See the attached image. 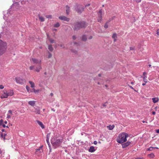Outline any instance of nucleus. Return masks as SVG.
<instances>
[{
    "instance_id": "1",
    "label": "nucleus",
    "mask_w": 159,
    "mask_h": 159,
    "mask_svg": "<svg viewBox=\"0 0 159 159\" xmlns=\"http://www.w3.org/2000/svg\"><path fill=\"white\" fill-rule=\"evenodd\" d=\"M128 134L125 132L120 133L118 135L117 139V142L120 143H122L127 141V138L128 137Z\"/></svg>"
},
{
    "instance_id": "2",
    "label": "nucleus",
    "mask_w": 159,
    "mask_h": 159,
    "mask_svg": "<svg viewBox=\"0 0 159 159\" xmlns=\"http://www.w3.org/2000/svg\"><path fill=\"white\" fill-rule=\"evenodd\" d=\"M62 142V139H56L54 137L51 140V143L53 147L55 148L60 146Z\"/></svg>"
},
{
    "instance_id": "3",
    "label": "nucleus",
    "mask_w": 159,
    "mask_h": 159,
    "mask_svg": "<svg viewBox=\"0 0 159 159\" xmlns=\"http://www.w3.org/2000/svg\"><path fill=\"white\" fill-rule=\"evenodd\" d=\"M6 43L0 40V56L2 55L6 49Z\"/></svg>"
},
{
    "instance_id": "4",
    "label": "nucleus",
    "mask_w": 159,
    "mask_h": 159,
    "mask_svg": "<svg viewBox=\"0 0 159 159\" xmlns=\"http://www.w3.org/2000/svg\"><path fill=\"white\" fill-rule=\"evenodd\" d=\"M85 23L84 22L77 23L75 25L74 29L75 30H79L81 28L85 27Z\"/></svg>"
},
{
    "instance_id": "5",
    "label": "nucleus",
    "mask_w": 159,
    "mask_h": 159,
    "mask_svg": "<svg viewBox=\"0 0 159 159\" xmlns=\"http://www.w3.org/2000/svg\"><path fill=\"white\" fill-rule=\"evenodd\" d=\"M75 10L78 13H81L84 10V7L81 5H77L76 7L75 8Z\"/></svg>"
},
{
    "instance_id": "6",
    "label": "nucleus",
    "mask_w": 159,
    "mask_h": 159,
    "mask_svg": "<svg viewBox=\"0 0 159 159\" xmlns=\"http://www.w3.org/2000/svg\"><path fill=\"white\" fill-rule=\"evenodd\" d=\"M15 80L16 82L19 84H23L25 82V80L23 79H21L20 77H16Z\"/></svg>"
},
{
    "instance_id": "7",
    "label": "nucleus",
    "mask_w": 159,
    "mask_h": 159,
    "mask_svg": "<svg viewBox=\"0 0 159 159\" xmlns=\"http://www.w3.org/2000/svg\"><path fill=\"white\" fill-rule=\"evenodd\" d=\"M30 61L34 63L38 64H40L41 62V60L40 59L33 58L30 59Z\"/></svg>"
},
{
    "instance_id": "8",
    "label": "nucleus",
    "mask_w": 159,
    "mask_h": 159,
    "mask_svg": "<svg viewBox=\"0 0 159 159\" xmlns=\"http://www.w3.org/2000/svg\"><path fill=\"white\" fill-rule=\"evenodd\" d=\"M19 3L17 2H16L12 5L11 8L14 10H15L19 8Z\"/></svg>"
},
{
    "instance_id": "9",
    "label": "nucleus",
    "mask_w": 159,
    "mask_h": 159,
    "mask_svg": "<svg viewBox=\"0 0 159 159\" xmlns=\"http://www.w3.org/2000/svg\"><path fill=\"white\" fill-rule=\"evenodd\" d=\"M59 18L61 20L66 21L67 22L69 21L70 20V19L69 18L64 16H60L59 17Z\"/></svg>"
},
{
    "instance_id": "10",
    "label": "nucleus",
    "mask_w": 159,
    "mask_h": 159,
    "mask_svg": "<svg viewBox=\"0 0 159 159\" xmlns=\"http://www.w3.org/2000/svg\"><path fill=\"white\" fill-rule=\"evenodd\" d=\"M8 95L7 94V90H4L3 92V94L1 96V98H7L8 97Z\"/></svg>"
},
{
    "instance_id": "11",
    "label": "nucleus",
    "mask_w": 159,
    "mask_h": 159,
    "mask_svg": "<svg viewBox=\"0 0 159 159\" xmlns=\"http://www.w3.org/2000/svg\"><path fill=\"white\" fill-rule=\"evenodd\" d=\"M102 10H100L98 12V16L99 17V18L98 19V22H100L101 20L102 15Z\"/></svg>"
},
{
    "instance_id": "12",
    "label": "nucleus",
    "mask_w": 159,
    "mask_h": 159,
    "mask_svg": "<svg viewBox=\"0 0 159 159\" xmlns=\"http://www.w3.org/2000/svg\"><path fill=\"white\" fill-rule=\"evenodd\" d=\"M131 143L129 141H128L126 143H125L122 144L123 148H125L127 147Z\"/></svg>"
},
{
    "instance_id": "13",
    "label": "nucleus",
    "mask_w": 159,
    "mask_h": 159,
    "mask_svg": "<svg viewBox=\"0 0 159 159\" xmlns=\"http://www.w3.org/2000/svg\"><path fill=\"white\" fill-rule=\"evenodd\" d=\"M14 92L13 90H10L8 92H7L8 96H11L13 95Z\"/></svg>"
},
{
    "instance_id": "14",
    "label": "nucleus",
    "mask_w": 159,
    "mask_h": 159,
    "mask_svg": "<svg viewBox=\"0 0 159 159\" xmlns=\"http://www.w3.org/2000/svg\"><path fill=\"white\" fill-rule=\"evenodd\" d=\"M66 13L67 15H68L70 12V7L68 5H66Z\"/></svg>"
},
{
    "instance_id": "15",
    "label": "nucleus",
    "mask_w": 159,
    "mask_h": 159,
    "mask_svg": "<svg viewBox=\"0 0 159 159\" xmlns=\"http://www.w3.org/2000/svg\"><path fill=\"white\" fill-rule=\"evenodd\" d=\"M95 149L94 148V147L93 146H91L89 150V151L91 152H94Z\"/></svg>"
},
{
    "instance_id": "16",
    "label": "nucleus",
    "mask_w": 159,
    "mask_h": 159,
    "mask_svg": "<svg viewBox=\"0 0 159 159\" xmlns=\"http://www.w3.org/2000/svg\"><path fill=\"white\" fill-rule=\"evenodd\" d=\"M42 69V67L40 65L38 66L36 68L35 71L37 72H39Z\"/></svg>"
},
{
    "instance_id": "17",
    "label": "nucleus",
    "mask_w": 159,
    "mask_h": 159,
    "mask_svg": "<svg viewBox=\"0 0 159 159\" xmlns=\"http://www.w3.org/2000/svg\"><path fill=\"white\" fill-rule=\"evenodd\" d=\"M37 122L42 129H43L44 128V126L42 122L39 120H37Z\"/></svg>"
},
{
    "instance_id": "18",
    "label": "nucleus",
    "mask_w": 159,
    "mask_h": 159,
    "mask_svg": "<svg viewBox=\"0 0 159 159\" xmlns=\"http://www.w3.org/2000/svg\"><path fill=\"white\" fill-rule=\"evenodd\" d=\"M35 103V101H30L28 102V104L30 105L31 106H34Z\"/></svg>"
},
{
    "instance_id": "19",
    "label": "nucleus",
    "mask_w": 159,
    "mask_h": 159,
    "mask_svg": "<svg viewBox=\"0 0 159 159\" xmlns=\"http://www.w3.org/2000/svg\"><path fill=\"white\" fill-rule=\"evenodd\" d=\"M39 19L41 22H43L44 21V18L42 16H40L39 15H38Z\"/></svg>"
},
{
    "instance_id": "20",
    "label": "nucleus",
    "mask_w": 159,
    "mask_h": 159,
    "mask_svg": "<svg viewBox=\"0 0 159 159\" xmlns=\"http://www.w3.org/2000/svg\"><path fill=\"white\" fill-rule=\"evenodd\" d=\"M152 100L154 103H156L158 101L159 99L157 98H152Z\"/></svg>"
},
{
    "instance_id": "21",
    "label": "nucleus",
    "mask_w": 159,
    "mask_h": 159,
    "mask_svg": "<svg viewBox=\"0 0 159 159\" xmlns=\"http://www.w3.org/2000/svg\"><path fill=\"white\" fill-rule=\"evenodd\" d=\"M34 112L36 113V114H40V110L39 108L35 109Z\"/></svg>"
},
{
    "instance_id": "22",
    "label": "nucleus",
    "mask_w": 159,
    "mask_h": 159,
    "mask_svg": "<svg viewBox=\"0 0 159 159\" xmlns=\"http://www.w3.org/2000/svg\"><path fill=\"white\" fill-rule=\"evenodd\" d=\"M48 49L51 52H52L53 50V48L52 47V45H49L48 47Z\"/></svg>"
},
{
    "instance_id": "23",
    "label": "nucleus",
    "mask_w": 159,
    "mask_h": 159,
    "mask_svg": "<svg viewBox=\"0 0 159 159\" xmlns=\"http://www.w3.org/2000/svg\"><path fill=\"white\" fill-rule=\"evenodd\" d=\"M87 37L85 35H83L82 37V40L83 41H86L87 40Z\"/></svg>"
},
{
    "instance_id": "24",
    "label": "nucleus",
    "mask_w": 159,
    "mask_h": 159,
    "mask_svg": "<svg viewBox=\"0 0 159 159\" xmlns=\"http://www.w3.org/2000/svg\"><path fill=\"white\" fill-rule=\"evenodd\" d=\"M29 83L31 85V88H34V83L32 81H29Z\"/></svg>"
},
{
    "instance_id": "25",
    "label": "nucleus",
    "mask_w": 159,
    "mask_h": 159,
    "mask_svg": "<svg viewBox=\"0 0 159 159\" xmlns=\"http://www.w3.org/2000/svg\"><path fill=\"white\" fill-rule=\"evenodd\" d=\"M7 135L6 134H1V137L4 140L5 139V137Z\"/></svg>"
},
{
    "instance_id": "26",
    "label": "nucleus",
    "mask_w": 159,
    "mask_h": 159,
    "mask_svg": "<svg viewBox=\"0 0 159 159\" xmlns=\"http://www.w3.org/2000/svg\"><path fill=\"white\" fill-rule=\"evenodd\" d=\"M147 77L146 76H145L143 77V81L145 83H147L148 81L147 80Z\"/></svg>"
},
{
    "instance_id": "27",
    "label": "nucleus",
    "mask_w": 159,
    "mask_h": 159,
    "mask_svg": "<svg viewBox=\"0 0 159 159\" xmlns=\"http://www.w3.org/2000/svg\"><path fill=\"white\" fill-rule=\"evenodd\" d=\"M60 26V24L59 23L57 22L56 24H55L54 25V27H55L57 28L59 27Z\"/></svg>"
},
{
    "instance_id": "28",
    "label": "nucleus",
    "mask_w": 159,
    "mask_h": 159,
    "mask_svg": "<svg viewBox=\"0 0 159 159\" xmlns=\"http://www.w3.org/2000/svg\"><path fill=\"white\" fill-rule=\"evenodd\" d=\"M112 38L113 39H115L117 38V35L116 33H114L112 36Z\"/></svg>"
},
{
    "instance_id": "29",
    "label": "nucleus",
    "mask_w": 159,
    "mask_h": 159,
    "mask_svg": "<svg viewBox=\"0 0 159 159\" xmlns=\"http://www.w3.org/2000/svg\"><path fill=\"white\" fill-rule=\"evenodd\" d=\"M49 41L51 43H53L55 42L54 40L53 39L51 38L49 39Z\"/></svg>"
},
{
    "instance_id": "30",
    "label": "nucleus",
    "mask_w": 159,
    "mask_h": 159,
    "mask_svg": "<svg viewBox=\"0 0 159 159\" xmlns=\"http://www.w3.org/2000/svg\"><path fill=\"white\" fill-rule=\"evenodd\" d=\"M148 156L151 158H153L154 157V155L153 154L151 153V154H148Z\"/></svg>"
},
{
    "instance_id": "31",
    "label": "nucleus",
    "mask_w": 159,
    "mask_h": 159,
    "mask_svg": "<svg viewBox=\"0 0 159 159\" xmlns=\"http://www.w3.org/2000/svg\"><path fill=\"white\" fill-rule=\"evenodd\" d=\"M32 90H33V91H31V92H34L35 93L38 92L39 91V90H36L34 89H32Z\"/></svg>"
},
{
    "instance_id": "32",
    "label": "nucleus",
    "mask_w": 159,
    "mask_h": 159,
    "mask_svg": "<svg viewBox=\"0 0 159 159\" xmlns=\"http://www.w3.org/2000/svg\"><path fill=\"white\" fill-rule=\"evenodd\" d=\"M114 127V126H113V125H112V126H111V125L109 126L108 127L109 128V129L110 130H112L113 129Z\"/></svg>"
},
{
    "instance_id": "33",
    "label": "nucleus",
    "mask_w": 159,
    "mask_h": 159,
    "mask_svg": "<svg viewBox=\"0 0 159 159\" xmlns=\"http://www.w3.org/2000/svg\"><path fill=\"white\" fill-rule=\"evenodd\" d=\"M46 141H47V143H48V145L49 146V148L50 147V142H49V139H47Z\"/></svg>"
},
{
    "instance_id": "34",
    "label": "nucleus",
    "mask_w": 159,
    "mask_h": 159,
    "mask_svg": "<svg viewBox=\"0 0 159 159\" xmlns=\"http://www.w3.org/2000/svg\"><path fill=\"white\" fill-rule=\"evenodd\" d=\"M50 133L47 134V139H49L50 137Z\"/></svg>"
},
{
    "instance_id": "35",
    "label": "nucleus",
    "mask_w": 159,
    "mask_h": 159,
    "mask_svg": "<svg viewBox=\"0 0 159 159\" xmlns=\"http://www.w3.org/2000/svg\"><path fill=\"white\" fill-rule=\"evenodd\" d=\"M58 45L60 46V47L62 48H65V46L63 44H60L59 45Z\"/></svg>"
},
{
    "instance_id": "36",
    "label": "nucleus",
    "mask_w": 159,
    "mask_h": 159,
    "mask_svg": "<svg viewBox=\"0 0 159 159\" xmlns=\"http://www.w3.org/2000/svg\"><path fill=\"white\" fill-rule=\"evenodd\" d=\"M48 58H50L52 56V54L50 53L49 52H48Z\"/></svg>"
},
{
    "instance_id": "37",
    "label": "nucleus",
    "mask_w": 159,
    "mask_h": 159,
    "mask_svg": "<svg viewBox=\"0 0 159 159\" xmlns=\"http://www.w3.org/2000/svg\"><path fill=\"white\" fill-rule=\"evenodd\" d=\"M153 149H154L153 148V147H150L148 149L149 151H152L153 150Z\"/></svg>"
},
{
    "instance_id": "38",
    "label": "nucleus",
    "mask_w": 159,
    "mask_h": 159,
    "mask_svg": "<svg viewBox=\"0 0 159 159\" xmlns=\"http://www.w3.org/2000/svg\"><path fill=\"white\" fill-rule=\"evenodd\" d=\"M105 28L107 29L108 27V25L107 23H106L104 26Z\"/></svg>"
},
{
    "instance_id": "39",
    "label": "nucleus",
    "mask_w": 159,
    "mask_h": 159,
    "mask_svg": "<svg viewBox=\"0 0 159 159\" xmlns=\"http://www.w3.org/2000/svg\"><path fill=\"white\" fill-rule=\"evenodd\" d=\"M46 17L47 18H52V16L51 15H47L46 16Z\"/></svg>"
},
{
    "instance_id": "40",
    "label": "nucleus",
    "mask_w": 159,
    "mask_h": 159,
    "mask_svg": "<svg viewBox=\"0 0 159 159\" xmlns=\"http://www.w3.org/2000/svg\"><path fill=\"white\" fill-rule=\"evenodd\" d=\"M130 50H133L134 49V47H132L130 48Z\"/></svg>"
},
{
    "instance_id": "41",
    "label": "nucleus",
    "mask_w": 159,
    "mask_h": 159,
    "mask_svg": "<svg viewBox=\"0 0 159 159\" xmlns=\"http://www.w3.org/2000/svg\"><path fill=\"white\" fill-rule=\"evenodd\" d=\"M26 1L24 0L22 1L21 2V4H24L25 3Z\"/></svg>"
},
{
    "instance_id": "42",
    "label": "nucleus",
    "mask_w": 159,
    "mask_h": 159,
    "mask_svg": "<svg viewBox=\"0 0 159 159\" xmlns=\"http://www.w3.org/2000/svg\"><path fill=\"white\" fill-rule=\"evenodd\" d=\"M26 89L27 90L28 92H29V89H30V87H28V86H26Z\"/></svg>"
},
{
    "instance_id": "43",
    "label": "nucleus",
    "mask_w": 159,
    "mask_h": 159,
    "mask_svg": "<svg viewBox=\"0 0 159 159\" xmlns=\"http://www.w3.org/2000/svg\"><path fill=\"white\" fill-rule=\"evenodd\" d=\"M34 66H30V70H32L34 69Z\"/></svg>"
},
{
    "instance_id": "44",
    "label": "nucleus",
    "mask_w": 159,
    "mask_h": 159,
    "mask_svg": "<svg viewBox=\"0 0 159 159\" xmlns=\"http://www.w3.org/2000/svg\"><path fill=\"white\" fill-rule=\"evenodd\" d=\"M47 38L49 40V39H51L50 38L49 35L48 34H47Z\"/></svg>"
},
{
    "instance_id": "45",
    "label": "nucleus",
    "mask_w": 159,
    "mask_h": 159,
    "mask_svg": "<svg viewBox=\"0 0 159 159\" xmlns=\"http://www.w3.org/2000/svg\"><path fill=\"white\" fill-rule=\"evenodd\" d=\"M4 88V86L2 85H0V89H2Z\"/></svg>"
},
{
    "instance_id": "46",
    "label": "nucleus",
    "mask_w": 159,
    "mask_h": 159,
    "mask_svg": "<svg viewBox=\"0 0 159 159\" xmlns=\"http://www.w3.org/2000/svg\"><path fill=\"white\" fill-rule=\"evenodd\" d=\"M72 39L73 40H75L76 39V37H75V36L74 35L72 36Z\"/></svg>"
},
{
    "instance_id": "47",
    "label": "nucleus",
    "mask_w": 159,
    "mask_h": 159,
    "mask_svg": "<svg viewBox=\"0 0 159 159\" xmlns=\"http://www.w3.org/2000/svg\"><path fill=\"white\" fill-rule=\"evenodd\" d=\"M157 34L159 36V30H157Z\"/></svg>"
},
{
    "instance_id": "48",
    "label": "nucleus",
    "mask_w": 159,
    "mask_h": 159,
    "mask_svg": "<svg viewBox=\"0 0 159 159\" xmlns=\"http://www.w3.org/2000/svg\"><path fill=\"white\" fill-rule=\"evenodd\" d=\"M93 143L95 144V145H96L97 143V141H94L93 142Z\"/></svg>"
},
{
    "instance_id": "49",
    "label": "nucleus",
    "mask_w": 159,
    "mask_h": 159,
    "mask_svg": "<svg viewBox=\"0 0 159 159\" xmlns=\"http://www.w3.org/2000/svg\"><path fill=\"white\" fill-rule=\"evenodd\" d=\"M3 120L2 119H1L0 120V123L1 124H2L3 123Z\"/></svg>"
},
{
    "instance_id": "50",
    "label": "nucleus",
    "mask_w": 159,
    "mask_h": 159,
    "mask_svg": "<svg viewBox=\"0 0 159 159\" xmlns=\"http://www.w3.org/2000/svg\"><path fill=\"white\" fill-rule=\"evenodd\" d=\"M141 0H135V1L138 2H140Z\"/></svg>"
},
{
    "instance_id": "51",
    "label": "nucleus",
    "mask_w": 159,
    "mask_h": 159,
    "mask_svg": "<svg viewBox=\"0 0 159 159\" xmlns=\"http://www.w3.org/2000/svg\"><path fill=\"white\" fill-rule=\"evenodd\" d=\"M8 112L10 113V114H12V112L11 111V110H9L8 111Z\"/></svg>"
},
{
    "instance_id": "52",
    "label": "nucleus",
    "mask_w": 159,
    "mask_h": 159,
    "mask_svg": "<svg viewBox=\"0 0 159 159\" xmlns=\"http://www.w3.org/2000/svg\"><path fill=\"white\" fill-rule=\"evenodd\" d=\"M143 75L145 76L146 75V73L145 72H144L143 74Z\"/></svg>"
},
{
    "instance_id": "53",
    "label": "nucleus",
    "mask_w": 159,
    "mask_h": 159,
    "mask_svg": "<svg viewBox=\"0 0 159 159\" xmlns=\"http://www.w3.org/2000/svg\"><path fill=\"white\" fill-rule=\"evenodd\" d=\"M152 114L153 115H155L156 114V112L155 111H153L152 112Z\"/></svg>"
},
{
    "instance_id": "54",
    "label": "nucleus",
    "mask_w": 159,
    "mask_h": 159,
    "mask_svg": "<svg viewBox=\"0 0 159 159\" xmlns=\"http://www.w3.org/2000/svg\"><path fill=\"white\" fill-rule=\"evenodd\" d=\"M50 95H51V96L52 97L53 95V94L52 93H51L50 94Z\"/></svg>"
},
{
    "instance_id": "55",
    "label": "nucleus",
    "mask_w": 159,
    "mask_h": 159,
    "mask_svg": "<svg viewBox=\"0 0 159 159\" xmlns=\"http://www.w3.org/2000/svg\"><path fill=\"white\" fill-rule=\"evenodd\" d=\"M92 36H90V37L88 38V39H92Z\"/></svg>"
},
{
    "instance_id": "56",
    "label": "nucleus",
    "mask_w": 159,
    "mask_h": 159,
    "mask_svg": "<svg viewBox=\"0 0 159 159\" xmlns=\"http://www.w3.org/2000/svg\"><path fill=\"white\" fill-rule=\"evenodd\" d=\"M2 126L4 127V128H5L6 127V125H5V124H2Z\"/></svg>"
},
{
    "instance_id": "57",
    "label": "nucleus",
    "mask_w": 159,
    "mask_h": 159,
    "mask_svg": "<svg viewBox=\"0 0 159 159\" xmlns=\"http://www.w3.org/2000/svg\"><path fill=\"white\" fill-rule=\"evenodd\" d=\"M156 132L157 133H159V129H158L157 130H156Z\"/></svg>"
},
{
    "instance_id": "58",
    "label": "nucleus",
    "mask_w": 159,
    "mask_h": 159,
    "mask_svg": "<svg viewBox=\"0 0 159 159\" xmlns=\"http://www.w3.org/2000/svg\"><path fill=\"white\" fill-rule=\"evenodd\" d=\"M90 4H87L85 6V7H87L89 6Z\"/></svg>"
},
{
    "instance_id": "59",
    "label": "nucleus",
    "mask_w": 159,
    "mask_h": 159,
    "mask_svg": "<svg viewBox=\"0 0 159 159\" xmlns=\"http://www.w3.org/2000/svg\"><path fill=\"white\" fill-rule=\"evenodd\" d=\"M114 42H116V38L114 39Z\"/></svg>"
},
{
    "instance_id": "60",
    "label": "nucleus",
    "mask_w": 159,
    "mask_h": 159,
    "mask_svg": "<svg viewBox=\"0 0 159 159\" xmlns=\"http://www.w3.org/2000/svg\"><path fill=\"white\" fill-rule=\"evenodd\" d=\"M129 87H130V88H131V89H134L133 88L132 86H129Z\"/></svg>"
},
{
    "instance_id": "61",
    "label": "nucleus",
    "mask_w": 159,
    "mask_h": 159,
    "mask_svg": "<svg viewBox=\"0 0 159 159\" xmlns=\"http://www.w3.org/2000/svg\"><path fill=\"white\" fill-rule=\"evenodd\" d=\"M10 117H11V116H9V115L7 116V118H10Z\"/></svg>"
},
{
    "instance_id": "62",
    "label": "nucleus",
    "mask_w": 159,
    "mask_h": 159,
    "mask_svg": "<svg viewBox=\"0 0 159 159\" xmlns=\"http://www.w3.org/2000/svg\"><path fill=\"white\" fill-rule=\"evenodd\" d=\"M145 85V83H143V84H142V85H143V86H144V85Z\"/></svg>"
},
{
    "instance_id": "63",
    "label": "nucleus",
    "mask_w": 159,
    "mask_h": 159,
    "mask_svg": "<svg viewBox=\"0 0 159 159\" xmlns=\"http://www.w3.org/2000/svg\"><path fill=\"white\" fill-rule=\"evenodd\" d=\"M135 159H142V158H136Z\"/></svg>"
},
{
    "instance_id": "64",
    "label": "nucleus",
    "mask_w": 159,
    "mask_h": 159,
    "mask_svg": "<svg viewBox=\"0 0 159 159\" xmlns=\"http://www.w3.org/2000/svg\"><path fill=\"white\" fill-rule=\"evenodd\" d=\"M4 123H5V124H7V121H4Z\"/></svg>"
}]
</instances>
